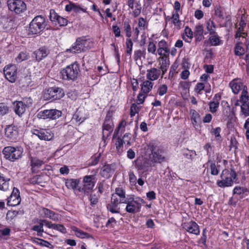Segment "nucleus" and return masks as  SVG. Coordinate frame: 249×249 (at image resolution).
<instances>
[{
    "mask_svg": "<svg viewBox=\"0 0 249 249\" xmlns=\"http://www.w3.org/2000/svg\"><path fill=\"white\" fill-rule=\"evenodd\" d=\"M48 53V51L46 48L41 47L34 52L33 57L35 58L37 62H39L43 58L46 57Z\"/></svg>",
    "mask_w": 249,
    "mask_h": 249,
    "instance_id": "obj_22",
    "label": "nucleus"
},
{
    "mask_svg": "<svg viewBox=\"0 0 249 249\" xmlns=\"http://www.w3.org/2000/svg\"><path fill=\"white\" fill-rule=\"evenodd\" d=\"M123 29L125 33L126 36L127 37H130L131 36V28L130 24V21L128 19H126L123 23Z\"/></svg>",
    "mask_w": 249,
    "mask_h": 249,
    "instance_id": "obj_41",
    "label": "nucleus"
},
{
    "mask_svg": "<svg viewBox=\"0 0 249 249\" xmlns=\"http://www.w3.org/2000/svg\"><path fill=\"white\" fill-rule=\"evenodd\" d=\"M112 142L116 147V151L118 155H121L123 152L124 144L125 143L124 141L121 138V136L119 135L115 138L112 137Z\"/></svg>",
    "mask_w": 249,
    "mask_h": 249,
    "instance_id": "obj_20",
    "label": "nucleus"
},
{
    "mask_svg": "<svg viewBox=\"0 0 249 249\" xmlns=\"http://www.w3.org/2000/svg\"><path fill=\"white\" fill-rule=\"evenodd\" d=\"M61 115L62 112L60 110L55 109H45L38 112L37 117L39 119L54 120L60 117Z\"/></svg>",
    "mask_w": 249,
    "mask_h": 249,
    "instance_id": "obj_13",
    "label": "nucleus"
},
{
    "mask_svg": "<svg viewBox=\"0 0 249 249\" xmlns=\"http://www.w3.org/2000/svg\"><path fill=\"white\" fill-rule=\"evenodd\" d=\"M171 18L172 19L173 23L175 26L178 29H180L181 22V20H179V14L177 12L173 13Z\"/></svg>",
    "mask_w": 249,
    "mask_h": 249,
    "instance_id": "obj_42",
    "label": "nucleus"
},
{
    "mask_svg": "<svg viewBox=\"0 0 249 249\" xmlns=\"http://www.w3.org/2000/svg\"><path fill=\"white\" fill-rule=\"evenodd\" d=\"M249 193V190L247 188L241 186H235L232 190L233 195L239 196L240 199L248 196Z\"/></svg>",
    "mask_w": 249,
    "mask_h": 249,
    "instance_id": "obj_25",
    "label": "nucleus"
},
{
    "mask_svg": "<svg viewBox=\"0 0 249 249\" xmlns=\"http://www.w3.org/2000/svg\"><path fill=\"white\" fill-rule=\"evenodd\" d=\"M100 197V195L98 194H92L90 195L89 199L90 201V205L92 207H95L99 202Z\"/></svg>",
    "mask_w": 249,
    "mask_h": 249,
    "instance_id": "obj_44",
    "label": "nucleus"
},
{
    "mask_svg": "<svg viewBox=\"0 0 249 249\" xmlns=\"http://www.w3.org/2000/svg\"><path fill=\"white\" fill-rule=\"evenodd\" d=\"M2 153L6 159L14 161L21 157L23 150L20 147L8 146L4 148Z\"/></svg>",
    "mask_w": 249,
    "mask_h": 249,
    "instance_id": "obj_7",
    "label": "nucleus"
},
{
    "mask_svg": "<svg viewBox=\"0 0 249 249\" xmlns=\"http://www.w3.org/2000/svg\"><path fill=\"white\" fill-rule=\"evenodd\" d=\"M101 157V153H96L94 154L87 161V164L89 166H95L97 165L100 161Z\"/></svg>",
    "mask_w": 249,
    "mask_h": 249,
    "instance_id": "obj_38",
    "label": "nucleus"
},
{
    "mask_svg": "<svg viewBox=\"0 0 249 249\" xmlns=\"http://www.w3.org/2000/svg\"><path fill=\"white\" fill-rule=\"evenodd\" d=\"M114 172V165L112 164H106L101 169L100 174L105 178H109Z\"/></svg>",
    "mask_w": 249,
    "mask_h": 249,
    "instance_id": "obj_19",
    "label": "nucleus"
},
{
    "mask_svg": "<svg viewBox=\"0 0 249 249\" xmlns=\"http://www.w3.org/2000/svg\"><path fill=\"white\" fill-rule=\"evenodd\" d=\"M7 4L9 9L18 14L26 9V4L21 0H8Z\"/></svg>",
    "mask_w": 249,
    "mask_h": 249,
    "instance_id": "obj_12",
    "label": "nucleus"
},
{
    "mask_svg": "<svg viewBox=\"0 0 249 249\" xmlns=\"http://www.w3.org/2000/svg\"><path fill=\"white\" fill-rule=\"evenodd\" d=\"M147 51L149 53L155 54L156 51V46L153 41H150L148 44Z\"/></svg>",
    "mask_w": 249,
    "mask_h": 249,
    "instance_id": "obj_62",
    "label": "nucleus"
},
{
    "mask_svg": "<svg viewBox=\"0 0 249 249\" xmlns=\"http://www.w3.org/2000/svg\"><path fill=\"white\" fill-rule=\"evenodd\" d=\"M229 86L234 94H237L241 89L243 90L244 88L246 89V88H247L240 81V79H233L230 83Z\"/></svg>",
    "mask_w": 249,
    "mask_h": 249,
    "instance_id": "obj_16",
    "label": "nucleus"
},
{
    "mask_svg": "<svg viewBox=\"0 0 249 249\" xmlns=\"http://www.w3.org/2000/svg\"><path fill=\"white\" fill-rule=\"evenodd\" d=\"M80 68L79 64L74 62L61 70L60 73L62 78H77L79 76Z\"/></svg>",
    "mask_w": 249,
    "mask_h": 249,
    "instance_id": "obj_11",
    "label": "nucleus"
},
{
    "mask_svg": "<svg viewBox=\"0 0 249 249\" xmlns=\"http://www.w3.org/2000/svg\"><path fill=\"white\" fill-rule=\"evenodd\" d=\"M241 107V111L242 113L244 115L245 117L249 116V103L245 104H241L239 105Z\"/></svg>",
    "mask_w": 249,
    "mask_h": 249,
    "instance_id": "obj_56",
    "label": "nucleus"
},
{
    "mask_svg": "<svg viewBox=\"0 0 249 249\" xmlns=\"http://www.w3.org/2000/svg\"><path fill=\"white\" fill-rule=\"evenodd\" d=\"M46 221H48V220L46 219H39L38 221V225H35L33 227L32 230L34 231H36L37 232V235H40L42 234V233L44 232L43 230V225H44L46 226Z\"/></svg>",
    "mask_w": 249,
    "mask_h": 249,
    "instance_id": "obj_33",
    "label": "nucleus"
},
{
    "mask_svg": "<svg viewBox=\"0 0 249 249\" xmlns=\"http://www.w3.org/2000/svg\"><path fill=\"white\" fill-rule=\"evenodd\" d=\"M181 153L185 158L191 161H193L196 156V151L194 150H189L187 148H184L182 149Z\"/></svg>",
    "mask_w": 249,
    "mask_h": 249,
    "instance_id": "obj_30",
    "label": "nucleus"
},
{
    "mask_svg": "<svg viewBox=\"0 0 249 249\" xmlns=\"http://www.w3.org/2000/svg\"><path fill=\"white\" fill-rule=\"evenodd\" d=\"M169 53H163L162 55H160L159 59L160 61V64L169 65L170 61L169 58Z\"/></svg>",
    "mask_w": 249,
    "mask_h": 249,
    "instance_id": "obj_49",
    "label": "nucleus"
},
{
    "mask_svg": "<svg viewBox=\"0 0 249 249\" xmlns=\"http://www.w3.org/2000/svg\"><path fill=\"white\" fill-rule=\"evenodd\" d=\"M113 123L104 122L102 125V131L113 132Z\"/></svg>",
    "mask_w": 249,
    "mask_h": 249,
    "instance_id": "obj_52",
    "label": "nucleus"
},
{
    "mask_svg": "<svg viewBox=\"0 0 249 249\" xmlns=\"http://www.w3.org/2000/svg\"><path fill=\"white\" fill-rule=\"evenodd\" d=\"M130 195L126 194L125 187L119 186L111 195V201L107 205V209L112 213H120V204H124L129 197Z\"/></svg>",
    "mask_w": 249,
    "mask_h": 249,
    "instance_id": "obj_2",
    "label": "nucleus"
},
{
    "mask_svg": "<svg viewBox=\"0 0 249 249\" xmlns=\"http://www.w3.org/2000/svg\"><path fill=\"white\" fill-rule=\"evenodd\" d=\"M189 113L191 115L190 117L192 124L194 127L197 129V127L199 126L198 121L200 120V115L196 110L193 109H191Z\"/></svg>",
    "mask_w": 249,
    "mask_h": 249,
    "instance_id": "obj_29",
    "label": "nucleus"
},
{
    "mask_svg": "<svg viewBox=\"0 0 249 249\" xmlns=\"http://www.w3.org/2000/svg\"><path fill=\"white\" fill-rule=\"evenodd\" d=\"M79 180L77 179H67L65 181V185L69 189L77 190Z\"/></svg>",
    "mask_w": 249,
    "mask_h": 249,
    "instance_id": "obj_34",
    "label": "nucleus"
},
{
    "mask_svg": "<svg viewBox=\"0 0 249 249\" xmlns=\"http://www.w3.org/2000/svg\"><path fill=\"white\" fill-rule=\"evenodd\" d=\"M153 84L149 80L144 81L141 85V91L144 93L147 94L151 90Z\"/></svg>",
    "mask_w": 249,
    "mask_h": 249,
    "instance_id": "obj_37",
    "label": "nucleus"
},
{
    "mask_svg": "<svg viewBox=\"0 0 249 249\" xmlns=\"http://www.w3.org/2000/svg\"><path fill=\"white\" fill-rule=\"evenodd\" d=\"M10 178L0 172V190L6 191L9 189Z\"/></svg>",
    "mask_w": 249,
    "mask_h": 249,
    "instance_id": "obj_27",
    "label": "nucleus"
},
{
    "mask_svg": "<svg viewBox=\"0 0 249 249\" xmlns=\"http://www.w3.org/2000/svg\"><path fill=\"white\" fill-rule=\"evenodd\" d=\"M4 136L7 141L16 142L19 136V128L18 126L14 124L6 126L4 129Z\"/></svg>",
    "mask_w": 249,
    "mask_h": 249,
    "instance_id": "obj_9",
    "label": "nucleus"
},
{
    "mask_svg": "<svg viewBox=\"0 0 249 249\" xmlns=\"http://www.w3.org/2000/svg\"><path fill=\"white\" fill-rule=\"evenodd\" d=\"M235 54L238 56L242 55L244 54L245 51L244 48L240 45V43H237L234 50Z\"/></svg>",
    "mask_w": 249,
    "mask_h": 249,
    "instance_id": "obj_58",
    "label": "nucleus"
},
{
    "mask_svg": "<svg viewBox=\"0 0 249 249\" xmlns=\"http://www.w3.org/2000/svg\"><path fill=\"white\" fill-rule=\"evenodd\" d=\"M207 234H206V229L203 230L202 236L200 238V243H202L204 246H206L207 241Z\"/></svg>",
    "mask_w": 249,
    "mask_h": 249,
    "instance_id": "obj_63",
    "label": "nucleus"
},
{
    "mask_svg": "<svg viewBox=\"0 0 249 249\" xmlns=\"http://www.w3.org/2000/svg\"><path fill=\"white\" fill-rule=\"evenodd\" d=\"M96 180L95 175H86L83 179V185L77 188L79 192L89 193L92 190L95 186Z\"/></svg>",
    "mask_w": 249,
    "mask_h": 249,
    "instance_id": "obj_10",
    "label": "nucleus"
},
{
    "mask_svg": "<svg viewBox=\"0 0 249 249\" xmlns=\"http://www.w3.org/2000/svg\"><path fill=\"white\" fill-rule=\"evenodd\" d=\"M147 78H158L160 74V70L153 68L147 71Z\"/></svg>",
    "mask_w": 249,
    "mask_h": 249,
    "instance_id": "obj_43",
    "label": "nucleus"
},
{
    "mask_svg": "<svg viewBox=\"0 0 249 249\" xmlns=\"http://www.w3.org/2000/svg\"><path fill=\"white\" fill-rule=\"evenodd\" d=\"M3 72L5 78H12L17 74V68L15 65H8L4 68Z\"/></svg>",
    "mask_w": 249,
    "mask_h": 249,
    "instance_id": "obj_21",
    "label": "nucleus"
},
{
    "mask_svg": "<svg viewBox=\"0 0 249 249\" xmlns=\"http://www.w3.org/2000/svg\"><path fill=\"white\" fill-rule=\"evenodd\" d=\"M28 54L26 52H21L16 58V60L18 63H20L24 60H27L28 58Z\"/></svg>",
    "mask_w": 249,
    "mask_h": 249,
    "instance_id": "obj_48",
    "label": "nucleus"
},
{
    "mask_svg": "<svg viewBox=\"0 0 249 249\" xmlns=\"http://www.w3.org/2000/svg\"><path fill=\"white\" fill-rule=\"evenodd\" d=\"M46 227L53 230H56L63 234L67 233V229L62 224L53 223L51 221H46Z\"/></svg>",
    "mask_w": 249,
    "mask_h": 249,
    "instance_id": "obj_23",
    "label": "nucleus"
},
{
    "mask_svg": "<svg viewBox=\"0 0 249 249\" xmlns=\"http://www.w3.org/2000/svg\"><path fill=\"white\" fill-rule=\"evenodd\" d=\"M23 211L9 210L7 212L6 218L7 220H11L19 214H22Z\"/></svg>",
    "mask_w": 249,
    "mask_h": 249,
    "instance_id": "obj_39",
    "label": "nucleus"
},
{
    "mask_svg": "<svg viewBox=\"0 0 249 249\" xmlns=\"http://www.w3.org/2000/svg\"><path fill=\"white\" fill-rule=\"evenodd\" d=\"M168 87L166 85L162 84L160 85L158 89V93L160 96L164 95L167 91Z\"/></svg>",
    "mask_w": 249,
    "mask_h": 249,
    "instance_id": "obj_61",
    "label": "nucleus"
},
{
    "mask_svg": "<svg viewBox=\"0 0 249 249\" xmlns=\"http://www.w3.org/2000/svg\"><path fill=\"white\" fill-rule=\"evenodd\" d=\"M75 231V233L76 236L80 238H87L89 239L92 238V236L90 234L88 233V232H85L81 230H79L78 229H76V230Z\"/></svg>",
    "mask_w": 249,
    "mask_h": 249,
    "instance_id": "obj_45",
    "label": "nucleus"
},
{
    "mask_svg": "<svg viewBox=\"0 0 249 249\" xmlns=\"http://www.w3.org/2000/svg\"><path fill=\"white\" fill-rule=\"evenodd\" d=\"M221 179L216 181V185L219 187L225 188L232 186L237 180V174L235 170L225 169L223 170L220 175Z\"/></svg>",
    "mask_w": 249,
    "mask_h": 249,
    "instance_id": "obj_3",
    "label": "nucleus"
},
{
    "mask_svg": "<svg viewBox=\"0 0 249 249\" xmlns=\"http://www.w3.org/2000/svg\"><path fill=\"white\" fill-rule=\"evenodd\" d=\"M190 86L191 83L189 81H181L179 83L178 88L181 94L188 96L189 94Z\"/></svg>",
    "mask_w": 249,
    "mask_h": 249,
    "instance_id": "obj_26",
    "label": "nucleus"
},
{
    "mask_svg": "<svg viewBox=\"0 0 249 249\" xmlns=\"http://www.w3.org/2000/svg\"><path fill=\"white\" fill-rule=\"evenodd\" d=\"M115 112L114 110H112L110 108V109L107 111L104 122H107V123H113L112 121V116Z\"/></svg>",
    "mask_w": 249,
    "mask_h": 249,
    "instance_id": "obj_54",
    "label": "nucleus"
},
{
    "mask_svg": "<svg viewBox=\"0 0 249 249\" xmlns=\"http://www.w3.org/2000/svg\"><path fill=\"white\" fill-rule=\"evenodd\" d=\"M133 43L130 37L126 38V53L131 54L132 50Z\"/></svg>",
    "mask_w": 249,
    "mask_h": 249,
    "instance_id": "obj_60",
    "label": "nucleus"
},
{
    "mask_svg": "<svg viewBox=\"0 0 249 249\" xmlns=\"http://www.w3.org/2000/svg\"><path fill=\"white\" fill-rule=\"evenodd\" d=\"M23 104H24L27 108L30 107L32 106L33 100L31 97H24L22 98V100L20 101Z\"/></svg>",
    "mask_w": 249,
    "mask_h": 249,
    "instance_id": "obj_53",
    "label": "nucleus"
},
{
    "mask_svg": "<svg viewBox=\"0 0 249 249\" xmlns=\"http://www.w3.org/2000/svg\"><path fill=\"white\" fill-rule=\"evenodd\" d=\"M146 54L145 49H143V50H138L135 51L134 53V59L135 61L141 60L142 57L145 58Z\"/></svg>",
    "mask_w": 249,
    "mask_h": 249,
    "instance_id": "obj_46",
    "label": "nucleus"
},
{
    "mask_svg": "<svg viewBox=\"0 0 249 249\" xmlns=\"http://www.w3.org/2000/svg\"><path fill=\"white\" fill-rule=\"evenodd\" d=\"M223 11L220 7H216L214 9V15L219 19H224Z\"/></svg>",
    "mask_w": 249,
    "mask_h": 249,
    "instance_id": "obj_59",
    "label": "nucleus"
},
{
    "mask_svg": "<svg viewBox=\"0 0 249 249\" xmlns=\"http://www.w3.org/2000/svg\"><path fill=\"white\" fill-rule=\"evenodd\" d=\"M209 40L212 45L217 46L219 44V38L216 34L211 35V36L209 37Z\"/></svg>",
    "mask_w": 249,
    "mask_h": 249,
    "instance_id": "obj_57",
    "label": "nucleus"
},
{
    "mask_svg": "<svg viewBox=\"0 0 249 249\" xmlns=\"http://www.w3.org/2000/svg\"><path fill=\"white\" fill-rule=\"evenodd\" d=\"M145 203L144 200L141 197L134 195H130L129 197L124 204H126L125 210L129 213H136L141 211L142 205Z\"/></svg>",
    "mask_w": 249,
    "mask_h": 249,
    "instance_id": "obj_4",
    "label": "nucleus"
},
{
    "mask_svg": "<svg viewBox=\"0 0 249 249\" xmlns=\"http://www.w3.org/2000/svg\"><path fill=\"white\" fill-rule=\"evenodd\" d=\"M40 135L39 139L41 140L50 141L53 137V133L50 130L43 129L42 132L40 134Z\"/></svg>",
    "mask_w": 249,
    "mask_h": 249,
    "instance_id": "obj_36",
    "label": "nucleus"
},
{
    "mask_svg": "<svg viewBox=\"0 0 249 249\" xmlns=\"http://www.w3.org/2000/svg\"><path fill=\"white\" fill-rule=\"evenodd\" d=\"M68 97L71 99V100L75 101L77 99L78 92L75 89L70 90L67 93Z\"/></svg>",
    "mask_w": 249,
    "mask_h": 249,
    "instance_id": "obj_51",
    "label": "nucleus"
},
{
    "mask_svg": "<svg viewBox=\"0 0 249 249\" xmlns=\"http://www.w3.org/2000/svg\"><path fill=\"white\" fill-rule=\"evenodd\" d=\"M206 24L207 29L211 35L216 34L215 31V25L213 21L209 20L207 22Z\"/></svg>",
    "mask_w": 249,
    "mask_h": 249,
    "instance_id": "obj_47",
    "label": "nucleus"
},
{
    "mask_svg": "<svg viewBox=\"0 0 249 249\" xmlns=\"http://www.w3.org/2000/svg\"><path fill=\"white\" fill-rule=\"evenodd\" d=\"M126 125V122L124 120H122L120 122L113 133V138H115L119 134L120 132H121L120 135H122V134L125 131V127Z\"/></svg>",
    "mask_w": 249,
    "mask_h": 249,
    "instance_id": "obj_32",
    "label": "nucleus"
},
{
    "mask_svg": "<svg viewBox=\"0 0 249 249\" xmlns=\"http://www.w3.org/2000/svg\"><path fill=\"white\" fill-rule=\"evenodd\" d=\"M46 25L45 18L42 16H37L30 23V33L32 35L38 34L45 28Z\"/></svg>",
    "mask_w": 249,
    "mask_h": 249,
    "instance_id": "obj_6",
    "label": "nucleus"
},
{
    "mask_svg": "<svg viewBox=\"0 0 249 249\" xmlns=\"http://www.w3.org/2000/svg\"><path fill=\"white\" fill-rule=\"evenodd\" d=\"M207 163L209 164L211 175L216 176L219 174L220 171L219 169L220 165H216L215 161L214 160L209 159Z\"/></svg>",
    "mask_w": 249,
    "mask_h": 249,
    "instance_id": "obj_31",
    "label": "nucleus"
},
{
    "mask_svg": "<svg viewBox=\"0 0 249 249\" xmlns=\"http://www.w3.org/2000/svg\"><path fill=\"white\" fill-rule=\"evenodd\" d=\"M64 95V91L62 89L53 87L46 89L43 96L46 100L53 101L60 99Z\"/></svg>",
    "mask_w": 249,
    "mask_h": 249,
    "instance_id": "obj_8",
    "label": "nucleus"
},
{
    "mask_svg": "<svg viewBox=\"0 0 249 249\" xmlns=\"http://www.w3.org/2000/svg\"><path fill=\"white\" fill-rule=\"evenodd\" d=\"M249 103V97L247 91V88L242 90L241 95L239 100H238L235 104V106H239L241 104H245Z\"/></svg>",
    "mask_w": 249,
    "mask_h": 249,
    "instance_id": "obj_28",
    "label": "nucleus"
},
{
    "mask_svg": "<svg viewBox=\"0 0 249 249\" xmlns=\"http://www.w3.org/2000/svg\"><path fill=\"white\" fill-rule=\"evenodd\" d=\"M147 97V94L144 93L142 91H140L138 95L136 103L137 104H142L145 101V98Z\"/></svg>",
    "mask_w": 249,
    "mask_h": 249,
    "instance_id": "obj_55",
    "label": "nucleus"
},
{
    "mask_svg": "<svg viewBox=\"0 0 249 249\" xmlns=\"http://www.w3.org/2000/svg\"><path fill=\"white\" fill-rule=\"evenodd\" d=\"M8 111V107L4 103H0V115H5Z\"/></svg>",
    "mask_w": 249,
    "mask_h": 249,
    "instance_id": "obj_64",
    "label": "nucleus"
},
{
    "mask_svg": "<svg viewBox=\"0 0 249 249\" xmlns=\"http://www.w3.org/2000/svg\"><path fill=\"white\" fill-rule=\"evenodd\" d=\"M140 108L135 103H133L130 106V115L131 117H134L136 114L140 111Z\"/></svg>",
    "mask_w": 249,
    "mask_h": 249,
    "instance_id": "obj_50",
    "label": "nucleus"
},
{
    "mask_svg": "<svg viewBox=\"0 0 249 249\" xmlns=\"http://www.w3.org/2000/svg\"><path fill=\"white\" fill-rule=\"evenodd\" d=\"M41 212L43 214V217L49 218L53 221L58 222L60 220L59 214L45 207L41 208Z\"/></svg>",
    "mask_w": 249,
    "mask_h": 249,
    "instance_id": "obj_17",
    "label": "nucleus"
},
{
    "mask_svg": "<svg viewBox=\"0 0 249 249\" xmlns=\"http://www.w3.org/2000/svg\"><path fill=\"white\" fill-rule=\"evenodd\" d=\"M14 110L15 113L19 116H21L26 110V106L22 102L18 101L14 103Z\"/></svg>",
    "mask_w": 249,
    "mask_h": 249,
    "instance_id": "obj_24",
    "label": "nucleus"
},
{
    "mask_svg": "<svg viewBox=\"0 0 249 249\" xmlns=\"http://www.w3.org/2000/svg\"><path fill=\"white\" fill-rule=\"evenodd\" d=\"M44 162L42 160H39L36 157L31 158V166L32 172H35V168H39L43 164Z\"/></svg>",
    "mask_w": 249,
    "mask_h": 249,
    "instance_id": "obj_35",
    "label": "nucleus"
},
{
    "mask_svg": "<svg viewBox=\"0 0 249 249\" xmlns=\"http://www.w3.org/2000/svg\"><path fill=\"white\" fill-rule=\"evenodd\" d=\"M7 204L8 206H16L20 203L21 198L16 196H10L7 199Z\"/></svg>",
    "mask_w": 249,
    "mask_h": 249,
    "instance_id": "obj_40",
    "label": "nucleus"
},
{
    "mask_svg": "<svg viewBox=\"0 0 249 249\" xmlns=\"http://www.w3.org/2000/svg\"><path fill=\"white\" fill-rule=\"evenodd\" d=\"M184 229L188 232L198 235L200 233L199 227L198 224L194 221H190L189 222L185 223L183 226Z\"/></svg>",
    "mask_w": 249,
    "mask_h": 249,
    "instance_id": "obj_15",
    "label": "nucleus"
},
{
    "mask_svg": "<svg viewBox=\"0 0 249 249\" xmlns=\"http://www.w3.org/2000/svg\"><path fill=\"white\" fill-rule=\"evenodd\" d=\"M221 96L219 93H216L213 98V100L208 103L209 106V111L214 113L217 111L219 106V101L221 100Z\"/></svg>",
    "mask_w": 249,
    "mask_h": 249,
    "instance_id": "obj_18",
    "label": "nucleus"
},
{
    "mask_svg": "<svg viewBox=\"0 0 249 249\" xmlns=\"http://www.w3.org/2000/svg\"><path fill=\"white\" fill-rule=\"evenodd\" d=\"M49 18L55 25L58 24L60 26H65L68 24V20L58 15L53 9H51L50 11Z\"/></svg>",
    "mask_w": 249,
    "mask_h": 249,
    "instance_id": "obj_14",
    "label": "nucleus"
},
{
    "mask_svg": "<svg viewBox=\"0 0 249 249\" xmlns=\"http://www.w3.org/2000/svg\"><path fill=\"white\" fill-rule=\"evenodd\" d=\"M93 43L89 39L86 38L85 36L78 37L76 39L75 45L72 46L70 49L66 50L67 52H71L72 53H80L86 52L92 48Z\"/></svg>",
    "mask_w": 249,
    "mask_h": 249,
    "instance_id": "obj_5",
    "label": "nucleus"
},
{
    "mask_svg": "<svg viewBox=\"0 0 249 249\" xmlns=\"http://www.w3.org/2000/svg\"><path fill=\"white\" fill-rule=\"evenodd\" d=\"M148 150L151 153L149 155V164L150 167H154L156 164L161 163L166 161L163 155L164 152L162 146L157 140H151L147 144Z\"/></svg>",
    "mask_w": 249,
    "mask_h": 249,
    "instance_id": "obj_1",
    "label": "nucleus"
}]
</instances>
